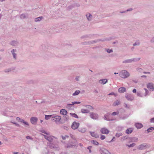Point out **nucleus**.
<instances>
[{
	"label": "nucleus",
	"mask_w": 154,
	"mask_h": 154,
	"mask_svg": "<svg viewBox=\"0 0 154 154\" xmlns=\"http://www.w3.org/2000/svg\"><path fill=\"white\" fill-rule=\"evenodd\" d=\"M89 107L90 108H91L92 107L91 106H89Z\"/></svg>",
	"instance_id": "nucleus-60"
},
{
	"label": "nucleus",
	"mask_w": 154,
	"mask_h": 154,
	"mask_svg": "<svg viewBox=\"0 0 154 154\" xmlns=\"http://www.w3.org/2000/svg\"><path fill=\"white\" fill-rule=\"evenodd\" d=\"M1 141H0V145H1Z\"/></svg>",
	"instance_id": "nucleus-61"
},
{
	"label": "nucleus",
	"mask_w": 154,
	"mask_h": 154,
	"mask_svg": "<svg viewBox=\"0 0 154 154\" xmlns=\"http://www.w3.org/2000/svg\"><path fill=\"white\" fill-rule=\"evenodd\" d=\"M80 92V91L79 90L76 91L75 92L73 93V95H78Z\"/></svg>",
	"instance_id": "nucleus-22"
},
{
	"label": "nucleus",
	"mask_w": 154,
	"mask_h": 154,
	"mask_svg": "<svg viewBox=\"0 0 154 154\" xmlns=\"http://www.w3.org/2000/svg\"><path fill=\"white\" fill-rule=\"evenodd\" d=\"M100 131L101 133L105 134H107L109 132V131L105 128H101Z\"/></svg>",
	"instance_id": "nucleus-4"
},
{
	"label": "nucleus",
	"mask_w": 154,
	"mask_h": 154,
	"mask_svg": "<svg viewBox=\"0 0 154 154\" xmlns=\"http://www.w3.org/2000/svg\"><path fill=\"white\" fill-rule=\"evenodd\" d=\"M78 78H79V77H76L75 78V79L77 81H78L79 80V79H78Z\"/></svg>",
	"instance_id": "nucleus-52"
},
{
	"label": "nucleus",
	"mask_w": 154,
	"mask_h": 154,
	"mask_svg": "<svg viewBox=\"0 0 154 154\" xmlns=\"http://www.w3.org/2000/svg\"><path fill=\"white\" fill-rule=\"evenodd\" d=\"M80 103V102L75 101V102H72V104H68V105H73L75 104H79Z\"/></svg>",
	"instance_id": "nucleus-25"
},
{
	"label": "nucleus",
	"mask_w": 154,
	"mask_h": 154,
	"mask_svg": "<svg viewBox=\"0 0 154 154\" xmlns=\"http://www.w3.org/2000/svg\"><path fill=\"white\" fill-rule=\"evenodd\" d=\"M137 96H141L140 94V93L137 92Z\"/></svg>",
	"instance_id": "nucleus-48"
},
{
	"label": "nucleus",
	"mask_w": 154,
	"mask_h": 154,
	"mask_svg": "<svg viewBox=\"0 0 154 154\" xmlns=\"http://www.w3.org/2000/svg\"><path fill=\"white\" fill-rule=\"evenodd\" d=\"M40 121H41V122H43V121L42 120H40Z\"/></svg>",
	"instance_id": "nucleus-58"
},
{
	"label": "nucleus",
	"mask_w": 154,
	"mask_h": 154,
	"mask_svg": "<svg viewBox=\"0 0 154 154\" xmlns=\"http://www.w3.org/2000/svg\"><path fill=\"white\" fill-rule=\"evenodd\" d=\"M137 45V44H136L135 43V44H134V46H135V45Z\"/></svg>",
	"instance_id": "nucleus-55"
},
{
	"label": "nucleus",
	"mask_w": 154,
	"mask_h": 154,
	"mask_svg": "<svg viewBox=\"0 0 154 154\" xmlns=\"http://www.w3.org/2000/svg\"><path fill=\"white\" fill-rule=\"evenodd\" d=\"M118 74V73H116V72H115L114 73V74Z\"/></svg>",
	"instance_id": "nucleus-59"
},
{
	"label": "nucleus",
	"mask_w": 154,
	"mask_h": 154,
	"mask_svg": "<svg viewBox=\"0 0 154 154\" xmlns=\"http://www.w3.org/2000/svg\"><path fill=\"white\" fill-rule=\"evenodd\" d=\"M16 120L17 121L20 122H22L23 121V120L20 119V118L19 117H17L16 118Z\"/></svg>",
	"instance_id": "nucleus-27"
},
{
	"label": "nucleus",
	"mask_w": 154,
	"mask_h": 154,
	"mask_svg": "<svg viewBox=\"0 0 154 154\" xmlns=\"http://www.w3.org/2000/svg\"><path fill=\"white\" fill-rule=\"evenodd\" d=\"M126 98L127 100L130 101L134 99V97H133V96H131V95H128L126 97Z\"/></svg>",
	"instance_id": "nucleus-12"
},
{
	"label": "nucleus",
	"mask_w": 154,
	"mask_h": 154,
	"mask_svg": "<svg viewBox=\"0 0 154 154\" xmlns=\"http://www.w3.org/2000/svg\"><path fill=\"white\" fill-rule=\"evenodd\" d=\"M154 130V128L151 127L148 128L147 131L148 132H150Z\"/></svg>",
	"instance_id": "nucleus-26"
},
{
	"label": "nucleus",
	"mask_w": 154,
	"mask_h": 154,
	"mask_svg": "<svg viewBox=\"0 0 154 154\" xmlns=\"http://www.w3.org/2000/svg\"><path fill=\"white\" fill-rule=\"evenodd\" d=\"M69 137V136H62V138L63 140H65L66 138H68Z\"/></svg>",
	"instance_id": "nucleus-33"
},
{
	"label": "nucleus",
	"mask_w": 154,
	"mask_h": 154,
	"mask_svg": "<svg viewBox=\"0 0 154 154\" xmlns=\"http://www.w3.org/2000/svg\"><path fill=\"white\" fill-rule=\"evenodd\" d=\"M86 16L88 20H91L92 15L88 13L86 15Z\"/></svg>",
	"instance_id": "nucleus-18"
},
{
	"label": "nucleus",
	"mask_w": 154,
	"mask_h": 154,
	"mask_svg": "<svg viewBox=\"0 0 154 154\" xmlns=\"http://www.w3.org/2000/svg\"><path fill=\"white\" fill-rule=\"evenodd\" d=\"M80 131H81V132H85V131H86V130H85V129L84 128H83L81 130H80Z\"/></svg>",
	"instance_id": "nucleus-37"
},
{
	"label": "nucleus",
	"mask_w": 154,
	"mask_h": 154,
	"mask_svg": "<svg viewBox=\"0 0 154 154\" xmlns=\"http://www.w3.org/2000/svg\"><path fill=\"white\" fill-rule=\"evenodd\" d=\"M79 145L80 146H83V145L81 143H79Z\"/></svg>",
	"instance_id": "nucleus-50"
},
{
	"label": "nucleus",
	"mask_w": 154,
	"mask_h": 154,
	"mask_svg": "<svg viewBox=\"0 0 154 154\" xmlns=\"http://www.w3.org/2000/svg\"><path fill=\"white\" fill-rule=\"evenodd\" d=\"M70 115L72 117L78 118V116L75 113H70Z\"/></svg>",
	"instance_id": "nucleus-19"
},
{
	"label": "nucleus",
	"mask_w": 154,
	"mask_h": 154,
	"mask_svg": "<svg viewBox=\"0 0 154 154\" xmlns=\"http://www.w3.org/2000/svg\"><path fill=\"white\" fill-rule=\"evenodd\" d=\"M122 135L121 133H117L116 134V136L117 137H119L120 136Z\"/></svg>",
	"instance_id": "nucleus-38"
},
{
	"label": "nucleus",
	"mask_w": 154,
	"mask_h": 154,
	"mask_svg": "<svg viewBox=\"0 0 154 154\" xmlns=\"http://www.w3.org/2000/svg\"><path fill=\"white\" fill-rule=\"evenodd\" d=\"M143 73H145V74H146V73H148V74H150V72H143Z\"/></svg>",
	"instance_id": "nucleus-49"
},
{
	"label": "nucleus",
	"mask_w": 154,
	"mask_h": 154,
	"mask_svg": "<svg viewBox=\"0 0 154 154\" xmlns=\"http://www.w3.org/2000/svg\"><path fill=\"white\" fill-rule=\"evenodd\" d=\"M42 135H43L44 136V137L45 139H46L47 140H49V141H51V140H50V137H48L46 136V135H44V134H42Z\"/></svg>",
	"instance_id": "nucleus-23"
},
{
	"label": "nucleus",
	"mask_w": 154,
	"mask_h": 154,
	"mask_svg": "<svg viewBox=\"0 0 154 154\" xmlns=\"http://www.w3.org/2000/svg\"><path fill=\"white\" fill-rule=\"evenodd\" d=\"M101 154H109V152L106 149H103L100 151Z\"/></svg>",
	"instance_id": "nucleus-9"
},
{
	"label": "nucleus",
	"mask_w": 154,
	"mask_h": 154,
	"mask_svg": "<svg viewBox=\"0 0 154 154\" xmlns=\"http://www.w3.org/2000/svg\"><path fill=\"white\" fill-rule=\"evenodd\" d=\"M131 10H132V9H130V10H127V11H131Z\"/></svg>",
	"instance_id": "nucleus-56"
},
{
	"label": "nucleus",
	"mask_w": 154,
	"mask_h": 154,
	"mask_svg": "<svg viewBox=\"0 0 154 154\" xmlns=\"http://www.w3.org/2000/svg\"><path fill=\"white\" fill-rule=\"evenodd\" d=\"M82 112H87V110H84V109H82Z\"/></svg>",
	"instance_id": "nucleus-46"
},
{
	"label": "nucleus",
	"mask_w": 154,
	"mask_h": 154,
	"mask_svg": "<svg viewBox=\"0 0 154 154\" xmlns=\"http://www.w3.org/2000/svg\"><path fill=\"white\" fill-rule=\"evenodd\" d=\"M144 90L145 91V95L146 96L147 94H148V91L147 90V89H146V88H144Z\"/></svg>",
	"instance_id": "nucleus-34"
},
{
	"label": "nucleus",
	"mask_w": 154,
	"mask_h": 154,
	"mask_svg": "<svg viewBox=\"0 0 154 154\" xmlns=\"http://www.w3.org/2000/svg\"><path fill=\"white\" fill-rule=\"evenodd\" d=\"M90 116L91 118L94 119H96L98 118L97 115L93 113H91Z\"/></svg>",
	"instance_id": "nucleus-10"
},
{
	"label": "nucleus",
	"mask_w": 154,
	"mask_h": 154,
	"mask_svg": "<svg viewBox=\"0 0 154 154\" xmlns=\"http://www.w3.org/2000/svg\"><path fill=\"white\" fill-rule=\"evenodd\" d=\"M52 116L51 115H45V119L48 120Z\"/></svg>",
	"instance_id": "nucleus-21"
},
{
	"label": "nucleus",
	"mask_w": 154,
	"mask_h": 154,
	"mask_svg": "<svg viewBox=\"0 0 154 154\" xmlns=\"http://www.w3.org/2000/svg\"><path fill=\"white\" fill-rule=\"evenodd\" d=\"M104 117V119H105L107 120L110 121L112 120L111 119H109V118H108L107 116H105Z\"/></svg>",
	"instance_id": "nucleus-30"
},
{
	"label": "nucleus",
	"mask_w": 154,
	"mask_h": 154,
	"mask_svg": "<svg viewBox=\"0 0 154 154\" xmlns=\"http://www.w3.org/2000/svg\"><path fill=\"white\" fill-rule=\"evenodd\" d=\"M135 145V144L134 143H133L130 145H128V146L129 147H131L134 146Z\"/></svg>",
	"instance_id": "nucleus-36"
},
{
	"label": "nucleus",
	"mask_w": 154,
	"mask_h": 154,
	"mask_svg": "<svg viewBox=\"0 0 154 154\" xmlns=\"http://www.w3.org/2000/svg\"><path fill=\"white\" fill-rule=\"evenodd\" d=\"M147 87L149 90H151L152 91L154 90L153 84L152 83H148L147 85Z\"/></svg>",
	"instance_id": "nucleus-6"
},
{
	"label": "nucleus",
	"mask_w": 154,
	"mask_h": 154,
	"mask_svg": "<svg viewBox=\"0 0 154 154\" xmlns=\"http://www.w3.org/2000/svg\"><path fill=\"white\" fill-rule=\"evenodd\" d=\"M120 104V102L119 101L117 100L115 101L113 104V105L114 106H116Z\"/></svg>",
	"instance_id": "nucleus-20"
},
{
	"label": "nucleus",
	"mask_w": 154,
	"mask_h": 154,
	"mask_svg": "<svg viewBox=\"0 0 154 154\" xmlns=\"http://www.w3.org/2000/svg\"><path fill=\"white\" fill-rule=\"evenodd\" d=\"M61 119V117L60 116H56L52 117V121H54L57 124H60V120Z\"/></svg>",
	"instance_id": "nucleus-2"
},
{
	"label": "nucleus",
	"mask_w": 154,
	"mask_h": 154,
	"mask_svg": "<svg viewBox=\"0 0 154 154\" xmlns=\"http://www.w3.org/2000/svg\"><path fill=\"white\" fill-rule=\"evenodd\" d=\"M70 146H69L68 145H67V147H70Z\"/></svg>",
	"instance_id": "nucleus-57"
},
{
	"label": "nucleus",
	"mask_w": 154,
	"mask_h": 154,
	"mask_svg": "<svg viewBox=\"0 0 154 154\" xmlns=\"http://www.w3.org/2000/svg\"><path fill=\"white\" fill-rule=\"evenodd\" d=\"M136 140H137V138H136Z\"/></svg>",
	"instance_id": "nucleus-62"
},
{
	"label": "nucleus",
	"mask_w": 154,
	"mask_h": 154,
	"mask_svg": "<svg viewBox=\"0 0 154 154\" xmlns=\"http://www.w3.org/2000/svg\"><path fill=\"white\" fill-rule=\"evenodd\" d=\"M113 95L115 96H117V94H115L114 92H112L108 94V95Z\"/></svg>",
	"instance_id": "nucleus-32"
},
{
	"label": "nucleus",
	"mask_w": 154,
	"mask_h": 154,
	"mask_svg": "<svg viewBox=\"0 0 154 154\" xmlns=\"http://www.w3.org/2000/svg\"><path fill=\"white\" fill-rule=\"evenodd\" d=\"M135 125L136 127L138 129H140L141 128H142L143 125L142 124L140 123H136L135 124Z\"/></svg>",
	"instance_id": "nucleus-11"
},
{
	"label": "nucleus",
	"mask_w": 154,
	"mask_h": 154,
	"mask_svg": "<svg viewBox=\"0 0 154 154\" xmlns=\"http://www.w3.org/2000/svg\"><path fill=\"white\" fill-rule=\"evenodd\" d=\"M120 76L123 78H126L130 75L129 73L125 70H123L119 73Z\"/></svg>",
	"instance_id": "nucleus-1"
},
{
	"label": "nucleus",
	"mask_w": 154,
	"mask_h": 154,
	"mask_svg": "<svg viewBox=\"0 0 154 154\" xmlns=\"http://www.w3.org/2000/svg\"><path fill=\"white\" fill-rule=\"evenodd\" d=\"M126 91V89L124 87H121L119 88L118 90V91L120 93H122L125 91Z\"/></svg>",
	"instance_id": "nucleus-13"
},
{
	"label": "nucleus",
	"mask_w": 154,
	"mask_h": 154,
	"mask_svg": "<svg viewBox=\"0 0 154 154\" xmlns=\"http://www.w3.org/2000/svg\"><path fill=\"white\" fill-rule=\"evenodd\" d=\"M131 62L130 60H126V61H125V62H126V63H129V62Z\"/></svg>",
	"instance_id": "nucleus-47"
},
{
	"label": "nucleus",
	"mask_w": 154,
	"mask_h": 154,
	"mask_svg": "<svg viewBox=\"0 0 154 154\" xmlns=\"http://www.w3.org/2000/svg\"><path fill=\"white\" fill-rule=\"evenodd\" d=\"M91 148H92V146H90L87 148V149L89 150V152H91Z\"/></svg>",
	"instance_id": "nucleus-31"
},
{
	"label": "nucleus",
	"mask_w": 154,
	"mask_h": 154,
	"mask_svg": "<svg viewBox=\"0 0 154 154\" xmlns=\"http://www.w3.org/2000/svg\"><path fill=\"white\" fill-rule=\"evenodd\" d=\"M148 146L147 144H143L139 146V149H146L147 147Z\"/></svg>",
	"instance_id": "nucleus-7"
},
{
	"label": "nucleus",
	"mask_w": 154,
	"mask_h": 154,
	"mask_svg": "<svg viewBox=\"0 0 154 154\" xmlns=\"http://www.w3.org/2000/svg\"><path fill=\"white\" fill-rule=\"evenodd\" d=\"M91 135L92 137L96 138H98L99 137V135L96 133L94 132H90Z\"/></svg>",
	"instance_id": "nucleus-8"
},
{
	"label": "nucleus",
	"mask_w": 154,
	"mask_h": 154,
	"mask_svg": "<svg viewBox=\"0 0 154 154\" xmlns=\"http://www.w3.org/2000/svg\"><path fill=\"white\" fill-rule=\"evenodd\" d=\"M60 113L61 114L63 115H66L67 113V111L65 109H62L60 110Z\"/></svg>",
	"instance_id": "nucleus-14"
},
{
	"label": "nucleus",
	"mask_w": 154,
	"mask_h": 154,
	"mask_svg": "<svg viewBox=\"0 0 154 154\" xmlns=\"http://www.w3.org/2000/svg\"><path fill=\"white\" fill-rule=\"evenodd\" d=\"M141 77H146V75H142V76H141Z\"/></svg>",
	"instance_id": "nucleus-54"
},
{
	"label": "nucleus",
	"mask_w": 154,
	"mask_h": 154,
	"mask_svg": "<svg viewBox=\"0 0 154 154\" xmlns=\"http://www.w3.org/2000/svg\"><path fill=\"white\" fill-rule=\"evenodd\" d=\"M133 92L134 93H135L136 92V90L135 89H134L133 90Z\"/></svg>",
	"instance_id": "nucleus-45"
},
{
	"label": "nucleus",
	"mask_w": 154,
	"mask_h": 154,
	"mask_svg": "<svg viewBox=\"0 0 154 154\" xmlns=\"http://www.w3.org/2000/svg\"><path fill=\"white\" fill-rule=\"evenodd\" d=\"M14 124L18 126H19V125L17 123H14Z\"/></svg>",
	"instance_id": "nucleus-51"
},
{
	"label": "nucleus",
	"mask_w": 154,
	"mask_h": 154,
	"mask_svg": "<svg viewBox=\"0 0 154 154\" xmlns=\"http://www.w3.org/2000/svg\"><path fill=\"white\" fill-rule=\"evenodd\" d=\"M14 49H13L11 51V52L13 54L14 58H15L16 54L14 53Z\"/></svg>",
	"instance_id": "nucleus-28"
},
{
	"label": "nucleus",
	"mask_w": 154,
	"mask_h": 154,
	"mask_svg": "<svg viewBox=\"0 0 154 154\" xmlns=\"http://www.w3.org/2000/svg\"><path fill=\"white\" fill-rule=\"evenodd\" d=\"M38 120V118L36 117H32L30 119L31 122L33 124H35Z\"/></svg>",
	"instance_id": "nucleus-5"
},
{
	"label": "nucleus",
	"mask_w": 154,
	"mask_h": 154,
	"mask_svg": "<svg viewBox=\"0 0 154 154\" xmlns=\"http://www.w3.org/2000/svg\"><path fill=\"white\" fill-rule=\"evenodd\" d=\"M91 143L94 145H98L99 144V143L96 140H91Z\"/></svg>",
	"instance_id": "nucleus-17"
},
{
	"label": "nucleus",
	"mask_w": 154,
	"mask_h": 154,
	"mask_svg": "<svg viewBox=\"0 0 154 154\" xmlns=\"http://www.w3.org/2000/svg\"><path fill=\"white\" fill-rule=\"evenodd\" d=\"M23 122L24 124H25V125H29V124H28V123L27 122H24L23 120V122Z\"/></svg>",
	"instance_id": "nucleus-42"
},
{
	"label": "nucleus",
	"mask_w": 154,
	"mask_h": 154,
	"mask_svg": "<svg viewBox=\"0 0 154 154\" xmlns=\"http://www.w3.org/2000/svg\"><path fill=\"white\" fill-rule=\"evenodd\" d=\"M107 80L106 79H103L100 80L99 81V82L100 83L102 84H104L107 82Z\"/></svg>",
	"instance_id": "nucleus-15"
},
{
	"label": "nucleus",
	"mask_w": 154,
	"mask_h": 154,
	"mask_svg": "<svg viewBox=\"0 0 154 154\" xmlns=\"http://www.w3.org/2000/svg\"><path fill=\"white\" fill-rule=\"evenodd\" d=\"M150 122L151 123H154V117L150 119Z\"/></svg>",
	"instance_id": "nucleus-35"
},
{
	"label": "nucleus",
	"mask_w": 154,
	"mask_h": 154,
	"mask_svg": "<svg viewBox=\"0 0 154 154\" xmlns=\"http://www.w3.org/2000/svg\"><path fill=\"white\" fill-rule=\"evenodd\" d=\"M133 130L132 128H129L126 130V133L128 134H131Z\"/></svg>",
	"instance_id": "nucleus-16"
},
{
	"label": "nucleus",
	"mask_w": 154,
	"mask_h": 154,
	"mask_svg": "<svg viewBox=\"0 0 154 154\" xmlns=\"http://www.w3.org/2000/svg\"><path fill=\"white\" fill-rule=\"evenodd\" d=\"M79 125V124L76 122H74L72 124L71 127L73 129H77Z\"/></svg>",
	"instance_id": "nucleus-3"
},
{
	"label": "nucleus",
	"mask_w": 154,
	"mask_h": 154,
	"mask_svg": "<svg viewBox=\"0 0 154 154\" xmlns=\"http://www.w3.org/2000/svg\"><path fill=\"white\" fill-rule=\"evenodd\" d=\"M25 17V14H22L21 15V18H24Z\"/></svg>",
	"instance_id": "nucleus-41"
},
{
	"label": "nucleus",
	"mask_w": 154,
	"mask_h": 154,
	"mask_svg": "<svg viewBox=\"0 0 154 154\" xmlns=\"http://www.w3.org/2000/svg\"><path fill=\"white\" fill-rule=\"evenodd\" d=\"M14 154H20L18 152H15L14 153Z\"/></svg>",
	"instance_id": "nucleus-53"
},
{
	"label": "nucleus",
	"mask_w": 154,
	"mask_h": 154,
	"mask_svg": "<svg viewBox=\"0 0 154 154\" xmlns=\"http://www.w3.org/2000/svg\"><path fill=\"white\" fill-rule=\"evenodd\" d=\"M107 51L108 53H110L112 52V51L111 49L109 50V49H108L107 50Z\"/></svg>",
	"instance_id": "nucleus-39"
},
{
	"label": "nucleus",
	"mask_w": 154,
	"mask_h": 154,
	"mask_svg": "<svg viewBox=\"0 0 154 154\" xmlns=\"http://www.w3.org/2000/svg\"><path fill=\"white\" fill-rule=\"evenodd\" d=\"M26 138L27 139H30V140H32V138H31L29 136H27L26 137Z\"/></svg>",
	"instance_id": "nucleus-40"
},
{
	"label": "nucleus",
	"mask_w": 154,
	"mask_h": 154,
	"mask_svg": "<svg viewBox=\"0 0 154 154\" xmlns=\"http://www.w3.org/2000/svg\"><path fill=\"white\" fill-rule=\"evenodd\" d=\"M106 137L104 135H101L100 137V139L101 140H103Z\"/></svg>",
	"instance_id": "nucleus-29"
},
{
	"label": "nucleus",
	"mask_w": 154,
	"mask_h": 154,
	"mask_svg": "<svg viewBox=\"0 0 154 154\" xmlns=\"http://www.w3.org/2000/svg\"><path fill=\"white\" fill-rule=\"evenodd\" d=\"M117 113L116 112H113L112 114V115L113 116H115L116 115Z\"/></svg>",
	"instance_id": "nucleus-44"
},
{
	"label": "nucleus",
	"mask_w": 154,
	"mask_h": 154,
	"mask_svg": "<svg viewBox=\"0 0 154 154\" xmlns=\"http://www.w3.org/2000/svg\"><path fill=\"white\" fill-rule=\"evenodd\" d=\"M42 17H38L37 18L35 19V21L36 22L38 21L41 20L42 19Z\"/></svg>",
	"instance_id": "nucleus-24"
},
{
	"label": "nucleus",
	"mask_w": 154,
	"mask_h": 154,
	"mask_svg": "<svg viewBox=\"0 0 154 154\" xmlns=\"http://www.w3.org/2000/svg\"><path fill=\"white\" fill-rule=\"evenodd\" d=\"M42 132L43 133H44V134H45L47 135H49V133H46L45 131H42Z\"/></svg>",
	"instance_id": "nucleus-43"
}]
</instances>
